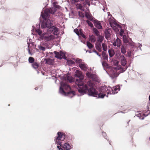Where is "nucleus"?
I'll use <instances>...</instances> for the list:
<instances>
[{"label":"nucleus","instance_id":"f704fd0d","mask_svg":"<svg viewBox=\"0 0 150 150\" xmlns=\"http://www.w3.org/2000/svg\"><path fill=\"white\" fill-rule=\"evenodd\" d=\"M35 30L36 32L38 34L41 36V35H42V31L40 29H35Z\"/></svg>","mask_w":150,"mask_h":150},{"label":"nucleus","instance_id":"6e6d98bb","mask_svg":"<svg viewBox=\"0 0 150 150\" xmlns=\"http://www.w3.org/2000/svg\"><path fill=\"white\" fill-rule=\"evenodd\" d=\"M123 33H120V36H121V37H123V36L124 35H123Z\"/></svg>","mask_w":150,"mask_h":150},{"label":"nucleus","instance_id":"6e6552de","mask_svg":"<svg viewBox=\"0 0 150 150\" xmlns=\"http://www.w3.org/2000/svg\"><path fill=\"white\" fill-rule=\"evenodd\" d=\"M123 40L126 46H129L132 48L136 47L135 44L132 42L130 38H128L126 35L123 36Z\"/></svg>","mask_w":150,"mask_h":150},{"label":"nucleus","instance_id":"6ab92c4d","mask_svg":"<svg viewBox=\"0 0 150 150\" xmlns=\"http://www.w3.org/2000/svg\"><path fill=\"white\" fill-rule=\"evenodd\" d=\"M85 16L88 19L92 21L93 19V17L88 12L86 11Z\"/></svg>","mask_w":150,"mask_h":150},{"label":"nucleus","instance_id":"052dcab7","mask_svg":"<svg viewBox=\"0 0 150 150\" xmlns=\"http://www.w3.org/2000/svg\"><path fill=\"white\" fill-rule=\"evenodd\" d=\"M38 87H36L35 88V89L36 90H37L38 89Z\"/></svg>","mask_w":150,"mask_h":150},{"label":"nucleus","instance_id":"393cba45","mask_svg":"<svg viewBox=\"0 0 150 150\" xmlns=\"http://www.w3.org/2000/svg\"><path fill=\"white\" fill-rule=\"evenodd\" d=\"M108 53L110 57H112L115 54V52L113 50L109 49L108 50Z\"/></svg>","mask_w":150,"mask_h":150},{"label":"nucleus","instance_id":"79ce46f5","mask_svg":"<svg viewBox=\"0 0 150 150\" xmlns=\"http://www.w3.org/2000/svg\"><path fill=\"white\" fill-rule=\"evenodd\" d=\"M93 52L96 53L99 57H101L100 54H99V53L96 51L95 49H93Z\"/></svg>","mask_w":150,"mask_h":150},{"label":"nucleus","instance_id":"0e129e2a","mask_svg":"<svg viewBox=\"0 0 150 150\" xmlns=\"http://www.w3.org/2000/svg\"><path fill=\"white\" fill-rule=\"evenodd\" d=\"M110 13H109V14H108V15L109 16V15H110Z\"/></svg>","mask_w":150,"mask_h":150},{"label":"nucleus","instance_id":"69168bd1","mask_svg":"<svg viewBox=\"0 0 150 150\" xmlns=\"http://www.w3.org/2000/svg\"><path fill=\"white\" fill-rule=\"evenodd\" d=\"M110 13H109V14H108V15L109 16V15H110Z\"/></svg>","mask_w":150,"mask_h":150},{"label":"nucleus","instance_id":"4d7b16f0","mask_svg":"<svg viewBox=\"0 0 150 150\" xmlns=\"http://www.w3.org/2000/svg\"><path fill=\"white\" fill-rule=\"evenodd\" d=\"M88 52L89 53H91L93 52V51H91L90 50H87L86 51V52Z\"/></svg>","mask_w":150,"mask_h":150},{"label":"nucleus","instance_id":"f03ea898","mask_svg":"<svg viewBox=\"0 0 150 150\" xmlns=\"http://www.w3.org/2000/svg\"><path fill=\"white\" fill-rule=\"evenodd\" d=\"M75 73V76L78 78V79H76L75 84L79 87L78 91L82 95L85 93L86 91L88 90V85L87 86L83 83V76L80 71L76 70Z\"/></svg>","mask_w":150,"mask_h":150},{"label":"nucleus","instance_id":"72a5a7b5","mask_svg":"<svg viewBox=\"0 0 150 150\" xmlns=\"http://www.w3.org/2000/svg\"><path fill=\"white\" fill-rule=\"evenodd\" d=\"M35 59L34 58L32 57H30L28 58V62L29 63H33L34 62Z\"/></svg>","mask_w":150,"mask_h":150},{"label":"nucleus","instance_id":"09e8293b","mask_svg":"<svg viewBox=\"0 0 150 150\" xmlns=\"http://www.w3.org/2000/svg\"><path fill=\"white\" fill-rule=\"evenodd\" d=\"M102 134H103V136L104 137L105 139H107V138L106 137H105V136H106V133L105 132H103Z\"/></svg>","mask_w":150,"mask_h":150},{"label":"nucleus","instance_id":"2eb2a0df","mask_svg":"<svg viewBox=\"0 0 150 150\" xmlns=\"http://www.w3.org/2000/svg\"><path fill=\"white\" fill-rule=\"evenodd\" d=\"M79 66L83 70H86L87 68V65L83 62L80 63L79 64Z\"/></svg>","mask_w":150,"mask_h":150},{"label":"nucleus","instance_id":"473e14b6","mask_svg":"<svg viewBox=\"0 0 150 150\" xmlns=\"http://www.w3.org/2000/svg\"><path fill=\"white\" fill-rule=\"evenodd\" d=\"M93 30L97 36H98L99 35V32L97 29L95 28H93Z\"/></svg>","mask_w":150,"mask_h":150},{"label":"nucleus","instance_id":"e433bc0d","mask_svg":"<svg viewBox=\"0 0 150 150\" xmlns=\"http://www.w3.org/2000/svg\"><path fill=\"white\" fill-rule=\"evenodd\" d=\"M86 22L88 23L89 26L91 28H93V27L92 23L91 22L87 20L86 21Z\"/></svg>","mask_w":150,"mask_h":150},{"label":"nucleus","instance_id":"864d4df0","mask_svg":"<svg viewBox=\"0 0 150 150\" xmlns=\"http://www.w3.org/2000/svg\"><path fill=\"white\" fill-rule=\"evenodd\" d=\"M69 62H71V63L72 64H74V61H72L71 60H69Z\"/></svg>","mask_w":150,"mask_h":150},{"label":"nucleus","instance_id":"20e7f679","mask_svg":"<svg viewBox=\"0 0 150 150\" xmlns=\"http://www.w3.org/2000/svg\"><path fill=\"white\" fill-rule=\"evenodd\" d=\"M60 84L59 92L61 94L65 96H68L71 98H72L75 95V92L74 91H71L67 92L64 91V89L67 91H70L71 90V88L70 86L64 81L61 82Z\"/></svg>","mask_w":150,"mask_h":150},{"label":"nucleus","instance_id":"de8ad7c7","mask_svg":"<svg viewBox=\"0 0 150 150\" xmlns=\"http://www.w3.org/2000/svg\"><path fill=\"white\" fill-rule=\"evenodd\" d=\"M31 48H28V53L29 54L32 55V53L31 52Z\"/></svg>","mask_w":150,"mask_h":150},{"label":"nucleus","instance_id":"a18cd8bd","mask_svg":"<svg viewBox=\"0 0 150 150\" xmlns=\"http://www.w3.org/2000/svg\"><path fill=\"white\" fill-rule=\"evenodd\" d=\"M74 32L78 35H79V31L78 29H75L74 30Z\"/></svg>","mask_w":150,"mask_h":150},{"label":"nucleus","instance_id":"0eeeda50","mask_svg":"<svg viewBox=\"0 0 150 150\" xmlns=\"http://www.w3.org/2000/svg\"><path fill=\"white\" fill-rule=\"evenodd\" d=\"M40 38L42 40L46 41L52 40L55 38V37L53 35H49L48 33H42Z\"/></svg>","mask_w":150,"mask_h":150},{"label":"nucleus","instance_id":"423d86ee","mask_svg":"<svg viewBox=\"0 0 150 150\" xmlns=\"http://www.w3.org/2000/svg\"><path fill=\"white\" fill-rule=\"evenodd\" d=\"M116 56L117 57V58L120 61L121 65L125 67V68L123 69V71H125L127 68V67L126 66L127 64V61L124 55H122L121 53H116Z\"/></svg>","mask_w":150,"mask_h":150},{"label":"nucleus","instance_id":"f3484780","mask_svg":"<svg viewBox=\"0 0 150 150\" xmlns=\"http://www.w3.org/2000/svg\"><path fill=\"white\" fill-rule=\"evenodd\" d=\"M95 47L99 52H101L102 51V46L101 43L99 42H96L95 44Z\"/></svg>","mask_w":150,"mask_h":150},{"label":"nucleus","instance_id":"2f4dec72","mask_svg":"<svg viewBox=\"0 0 150 150\" xmlns=\"http://www.w3.org/2000/svg\"><path fill=\"white\" fill-rule=\"evenodd\" d=\"M60 139H58V138H56L55 139V141L56 144L57 145H59L60 146L62 145V142H60Z\"/></svg>","mask_w":150,"mask_h":150},{"label":"nucleus","instance_id":"58836bf2","mask_svg":"<svg viewBox=\"0 0 150 150\" xmlns=\"http://www.w3.org/2000/svg\"><path fill=\"white\" fill-rule=\"evenodd\" d=\"M27 44L28 48H31V47H32L33 45V43L32 42H31L30 43L28 42Z\"/></svg>","mask_w":150,"mask_h":150},{"label":"nucleus","instance_id":"603ef678","mask_svg":"<svg viewBox=\"0 0 150 150\" xmlns=\"http://www.w3.org/2000/svg\"><path fill=\"white\" fill-rule=\"evenodd\" d=\"M124 32V31L123 30V29H122V28H121L120 29V33H123Z\"/></svg>","mask_w":150,"mask_h":150},{"label":"nucleus","instance_id":"f8f14e48","mask_svg":"<svg viewBox=\"0 0 150 150\" xmlns=\"http://www.w3.org/2000/svg\"><path fill=\"white\" fill-rule=\"evenodd\" d=\"M46 43L43 44V43H41V44L38 46V47L40 50L42 51H44L45 50L46 48L48 49H50L51 47H48Z\"/></svg>","mask_w":150,"mask_h":150},{"label":"nucleus","instance_id":"7c9ffc66","mask_svg":"<svg viewBox=\"0 0 150 150\" xmlns=\"http://www.w3.org/2000/svg\"><path fill=\"white\" fill-rule=\"evenodd\" d=\"M86 44L87 46L90 49H91L93 47V46L92 44L88 41H87L86 42Z\"/></svg>","mask_w":150,"mask_h":150},{"label":"nucleus","instance_id":"b1692460","mask_svg":"<svg viewBox=\"0 0 150 150\" xmlns=\"http://www.w3.org/2000/svg\"><path fill=\"white\" fill-rule=\"evenodd\" d=\"M103 59L104 60H107L108 59V56L104 52H103L102 53Z\"/></svg>","mask_w":150,"mask_h":150},{"label":"nucleus","instance_id":"5fc2aeb1","mask_svg":"<svg viewBox=\"0 0 150 150\" xmlns=\"http://www.w3.org/2000/svg\"><path fill=\"white\" fill-rule=\"evenodd\" d=\"M117 28L116 26H115L114 28H113V29L115 30L116 31Z\"/></svg>","mask_w":150,"mask_h":150},{"label":"nucleus","instance_id":"7ed1b4c3","mask_svg":"<svg viewBox=\"0 0 150 150\" xmlns=\"http://www.w3.org/2000/svg\"><path fill=\"white\" fill-rule=\"evenodd\" d=\"M47 18L44 19V20L41 25L42 29H44L49 33L52 32L54 35H57L59 29L53 25V21L50 19L46 20Z\"/></svg>","mask_w":150,"mask_h":150},{"label":"nucleus","instance_id":"e2e57ef3","mask_svg":"<svg viewBox=\"0 0 150 150\" xmlns=\"http://www.w3.org/2000/svg\"><path fill=\"white\" fill-rule=\"evenodd\" d=\"M149 100H150V95L149 96Z\"/></svg>","mask_w":150,"mask_h":150},{"label":"nucleus","instance_id":"412c9836","mask_svg":"<svg viewBox=\"0 0 150 150\" xmlns=\"http://www.w3.org/2000/svg\"><path fill=\"white\" fill-rule=\"evenodd\" d=\"M46 63L49 64L51 65L53 64L54 61L52 59H45Z\"/></svg>","mask_w":150,"mask_h":150},{"label":"nucleus","instance_id":"f257e3e1","mask_svg":"<svg viewBox=\"0 0 150 150\" xmlns=\"http://www.w3.org/2000/svg\"><path fill=\"white\" fill-rule=\"evenodd\" d=\"M88 95L89 96L97 97V96L99 98H103L106 93L107 94H114L117 93L118 91L120 90V87L118 86L113 87L112 88L110 87H107L105 86L102 87L100 89V93H98L96 90L93 87V83L91 81H89L88 83Z\"/></svg>","mask_w":150,"mask_h":150},{"label":"nucleus","instance_id":"338daca9","mask_svg":"<svg viewBox=\"0 0 150 150\" xmlns=\"http://www.w3.org/2000/svg\"><path fill=\"white\" fill-rule=\"evenodd\" d=\"M110 13H109V14H108V15L109 16V15H110Z\"/></svg>","mask_w":150,"mask_h":150},{"label":"nucleus","instance_id":"ea45409f","mask_svg":"<svg viewBox=\"0 0 150 150\" xmlns=\"http://www.w3.org/2000/svg\"><path fill=\"white\" fill-rule=\"evenodd\" d=\"M131 48H132V49H131L132 50H131V51H128L127 52V54H128V56L129 57H130L131 56V54L132 53V51H133L134 50H133V49H132L133 48H132V47H131Z\"/></svg>","mask_w":150,"mask_h":150},{"label":"nucleus","instance_id":"ddd939ff","mask_svg":"<svg viewBox=\"0 0 150 150\" xmlns=\"http://www.w3.org/2000/svg\"><path fill=\"white\" fill-rule=\"evenodd\" d=\"M112 44L114 46H117V47H119L121 44V40L117 37L116 39L115 40L114 42Z\"/></svg>","mask_w":150,"mask_h":150},{"label":"nucleus","instance_id":"dca6fc26","mask_svg":"<svg viewBox=\"0 0 150 150\" xmlns=\"http://www.w3.org/2000/svg\"><path fill=\"white\" fill-rule=\"evenodd\" d=\"M86 75L88 78L93 80H94L96 77V74L88 72L86 73Z\"/></svg>","mask_w":150,"mask_h":150},{"label":"nucleus","instance_id":"c9c22d12","mask_svg":"<svg viewBox=\"0 0 150 150\" xmlns=\"http://www.w3.org/2000/svg\"><path fill=\"white\" fill-rule=\"evenodd\" d=\"M102 65L103 67L104 68H107L108 67V65L106 62H102Z\"/></svg>","mask_w":150,"mask_h":150},{"label":"nucleus","instance_id":"c756f323","mask_svg":"<svg viewBox=\"0 0 150 150\" xmlns=\"http://www.w3.org/2000/svg\"><path fill=\"white\" fill-rule=\"evenodd\" d=\"M102 47L104 51H106L107 50V46L106 44L103 43L102 44Z\"/></svg>","mask_w":150,"mask_h":150},{"label":"nucleus","instance_id":"37998d69","mask_svg":"<svg viewBox=\"0 0 150 150\" xmlns=\"http://www.w3.org/2000/svg\"><path fill=\"white\" fill-rule=\"evenodd\" d=\"M109 21L110 26L112 28H114L115 26H116L115 25V22L113 23H112L110 21Z\"/></svg>","mask_w":150,"mask_h":150},{"label":"nucleus","instance_id":"4be33fe9","mask_svg":"<svg viewBox=\"0 0 150 150\" xmlns=\"http://www.w3.org/2000/svg\"><path fill=\"white\" fill-rule=\"evenodd\" d=\"M65 79H67L70 83L74 81L73 78L70 75H67L65 77Z\"/></svg>","mask_w":150,"mask_h":150},{"label":"nucleus","instance_id":"bf43d9fd","mask_svg":"<svg viewBox=\"0 0 150 150\" xmlns=\"http://www.w3.org/2000/svg\"><path fill=\"white\" fill-rule=\"evenodd\" d=\"M29 41L28 42L30 43V42H32L31 41L32 40L31 39H29Z\"/></svg>","mask_w":150,"mask_h":150},{"label":"nucleus","instance_id":"774afa93","mask_svg":"<svg viewBox=\"0 0 150 150\" xmlns=\"http://www.w3.org/2000/svg\"><path fill=\"white\" fill-rule=\"evenodd\" d=\"M110 13H109V14H108V15L109 16V15H110Z\"/></svg>","mask_w":150,"mask_h":150},{"label":"nucleus","instance_id":"aec40b11","mask_svg":"<svg viewBox=\"0 0 150 150\" xmlns=\"http://www.w3.org/2000/svg\"><path fill=\"white\" fill-rule=\"evenodd\" d=\"M63 148L67 150H69L71 148V146L69 143H66L64 144Z\"/></svg>","mask_w":150,"mask_h":150},{"label":"nucleus","instance_id":"49530a36","mask_svg":"<svg viewBox=\"0 0 150 150\" xmlns=\"http://www.w3.org/2000/svg\"><path fill=\"white\" fill-rule=\"evenodd\" d=\"M80 35H81L83 38H86V37L82 33H81V30H80Z\"/></svg>","mask_w":150,"mask_h":150},{"label":"nucleus","instance_id":"3c124183","mask_svg":"<svg viewBox=\"0 0 150 150\" xmlns=\"http://www.w3.org/2000/svg\"><path fill=\"white\" fill-rule=\"evenodd\" d=\"M57 147L59 150H63V149L60 147V146H57Z\"/></svg>","mask_w":150,"mask_h":150},{"label":"nucleus","instance_id":"680f3d73","mask_svg":"<svg viewBox=\"0 0 150 150\" xmlns=\"http://www.w3.org/2000/svg\"><path fill=\"white\" fill-rule=\"evenodd\" d=\"M79 0H74V1L76 2H77L79 1Z\"/></svg>","mask_w":150,"mask_h":150},{"label":"nucleus","instance_id":"a211bd4d","mask_svg":"<svg viewBox=\"0 0 150 150\" xmlns=\"http://www.w3.org/2000/svg\"><path fill=\"white\" fill-rule=\"evenodd\" d=\"M58 136L56 138H58L60 140V141L63 140L65 139V136L61 132H58L57 133Z\"/></svg>","mask_w":150,"mask_h":150},{"label":"nucleus","instance_id":"5701e85b","mask_svg":"<svg viewBox=\"0 0 150 150\" xmlns=\"http://www.w3.org/2000/svg\"><path fill=\"white\" fill-rule=\"evenodd\" d=\"M89 40L91 42H95L96 41V38L95 36L92 35L89 36Z\"/></svg>","mask_w":150,"mask_h":150},{"label":"nucleus","instance_id":"bb28decb","mask_svg":"<svg viewBox=\"0 0 150 150\" xmlns=\"http://www.w3.org/2000/svg\"><path fill=\"white\" fill-rule=\"evenodd\" d=\"M98 36V39L97 42H99L100 43H101L104 39V37L101 35H99Z\"/></svg>","mask_w":150,"mask_h":150},{"label":"nucleus","instance_id":"a878e982","mask_svg":"<svg viewBox=\"0 0 150 150\" xmlns=\"http://www.w3.org/2000/svg\"><path fill=\"white\" fill-rule=\"evenodd\" d=\"M121 52L124 54H125L126 52V48L124 45L121 46Z\"/></svg>","mask_w":150,"mask_h":150},{"label":"nucleus","instance_id":"cd10ccee","mask_svg":"<svg viewBox=\"0 0 150 150\" xmlns=\"http://www.w3.org/2000/svg\"><path fill=\"white\" fill-rule=\"evenodd\" d=\"M32 67L35 69H37L39 66V64L36 62H34L32 64Z\"/></svg>","mask_w":150,"mask_h":150},{"label":"nucleus","instance_id":"1a4fd4ad","mask_svg":"<svg viewBox=\"0 0 150 150\" xmlns=\"http://www.w3.org/2000/svg\"><path fill=\"white\" fill-rule=\"evenodd\" d=\"M110 76L112 79H114L118 76L119 74L117 72L116 70L114 68H112L109 71Z\"/></svg>","mask_w":150,"mask_h":150},{"label":"nucleus","instance_id":"8fccbe9b","mask_svg":"<svg viewBox=\"0 0 150 150\" xmlns=\"http://www.w3.org/2000/svg\"><path fill=\"white\" fill-rule=\"evenodd\" d=\"M138 44L139 45H138V48L139 47L140 50H142L141 49V47H142V45H141L139 43Z\"/></svg>","mask_w":150,"mask_h":150},{"label":"nucleus","instance_id":"c85d7f7f","mask_svg":"<svg viewBox=\"0 0 150 150\" xmlns=\"http://www.w3.org/2000/svg\"><path fill=\"white\" fill-rule=\"evenodd\" d=\"M76 7L77 9H79L82 11H84L83 8L81 4H76Z\"/></svg>","mask_w":150,"mask_h":150},{"label":"nucleus","instance_id":"c03bdc74","mask_svg":"<svg viewBox=\"0 0 150 150\" xmlns=\"http://www.w3.org/2000/svg\"><path fill=\"white\" fill-rule=\"evenodd\" d=\"M115 25L116 26L117 28H119L120 29L122 27L118 24L117 23L115 22Z\"/></svg>","mask_w":150,"mask_h":150},{"label":"nucleus","instance_id":"4468645a","mask_svg":"<svg viewBox=\"0 0 150 150\" xmlns=\"http://www.w3.org/2000/svg\"><path fill=\"white\" fill-rule=\"evenodd\" d=\"M94 24L95 26L98 29H102V26L100 21L96 20L94 21Z\"/></svg>","mask_w":150,"mask_h":150},{"label":"nucleus","instance_id":"9d476101","mask_svg":"<svg viewBox=\"0 0 150 150\" xmlns=\"http://www.w3.org/2000/svg\"><path fill=\"white\" fill-rule=\"evenodd\" d=\"M54 52L55 54V57L56 58L60 59H61L62 58L66 59V57H65V54L63 52L60 51L59 52L54 51Z\"/></svg>","mask_w":150,"mask_h":150},{"label":"nucleus","instance_id":"a19ab883","mask_svg":"<svg viewBox=\"0 0 150 150\" xmlns=\"http://www.w3.org/2000/svg\"><path fill=\"white\" fill-rule=\"evenodd\" d=\"M75 60V62L76 63H81L82 60L79 59H75L74 60Z\"/></svg>","mask_w":150,"mask_h":150},{"label":"nucleus","instance_id":"13d9d810","mask_svg":"<svg viewBox=\"0 0 150 150\" xmlns=\"http://www.w3.org/2000/svg\"><path fill=\"white\" fill-rule=\"evenodd\" d=\"M118 63H119V62L117 61L116 62V64H115V65L116 66H117V65H118Z\"/></svg>","mask_w":150,"mask_h":150},{"label":"nucleus","instance_id":"9b49d317","mask_svg":"<svg viewBox=\"0 0 150 150\" xmlns=\"http://www.w3.org/2000/svg\"><path fill=\"white\" fill-rule=\"evenodd\" d=\"M111 30L110 28H107L105 30V38L108 40L111 36Z\"/></svg>","mask_w":150,"mask_h":150},{"label":"nucleus","instance_id":"39448f33","mask_svg":"<svg viewBox=\"0 0 150 150\" xmlns=\"http://www.w3.org/2000/svg\"><path fill=\"white\" fill-rule=\"evenodd\" d=\"M57 3L56 1L53 3V7L47 8L44 10V13L41 12V15L43 19L47 18H49L50 14H54L56 11V8H59L60 6L56 5Z\"/></svg>","mask_w":150,"mask_h":150},{"label":"nucleus","instance_id":"4c0bfd02","mask_svg":"<svg viewBox=\"0 0 150 150\" xmlns=\"http://www.w3.org/2000/svg\"><path fill=\"white\" fill-rule=\"evenodd\" d=\"M78 14H79V16H80V17L83 18L84 17L83 13L82 12L79 11L78 12Z\"/></svg>","mask_w":150,"mask_h":150}]
</instances>
